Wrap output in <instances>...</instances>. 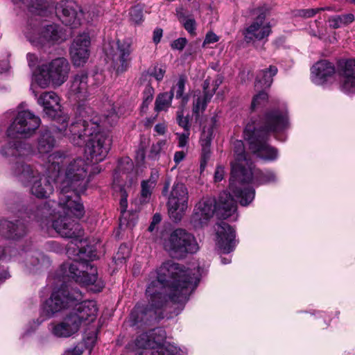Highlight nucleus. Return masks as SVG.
<instances>
[{"instance_id":"32","label":"nucleus","mask_w":355,"mask_h":355,"mask_svg":"<svg viewBox=\"0 0 355 355\" xmlns=\"http://www.w3.org/2000/svg\"><path fill=\"white\" fill-rule=\"evenodd\" d=\"M121 192L122 195L120 205L122 215L120 218L119 226L121 229L123 227L132 228L136 223L137 217L135 214H130L126 211L128 195L125 191L121 190Z\"/></svg>"},{"instance_id":"61","label":"nucleus","mask_w":355,"mask_h":355,"mask_svg":"<svg viewBox=\"0 0 355 355\" xmlns=\"http://www.w3.org/2000/svg\"><path fill=\"white\" fill-rule=\"evenodd\" d=\"M163 30L162 28H157L154 30L153 40L155 44H158L160 42Z\"/></svg>"},{"instance_id":"13","label":"nucleus","mask_w":355,"mask_h":355,"mask_svg":"<svg viewBox=\"0 0 355 355\" xmlns=\"http://www.w3.org/2000/svg\"><path fill=\"white\" fill-rule=\"evenodd\" d=\"M189 192L184 184L177 182L168 196L167 206L170 218L180 221L188 208Z\"/></svg>"},{"instance_id":"2","label":"nucleus","mask_w":355,"mask_h":355,"mask_svg":"<svg viewBox=\"0 0 355 355\" xmlns=\"http://www.w3.org/2000/svg\"><path fill=\"white\" fill-rule=\"evenodd\" d=\"M48 171L56 182L60 196V204L69 209L75 205V213L81 216L84 207L80 194L86 189L89 180V164L82 158L71 159L61 151H55L48 157Z\"/></svg>"},{"instance_id":"31","label":"nucleus","mask_w":355,"mask_h":355,"mask_svg":"<svg viewBox=\"0 0 355 355\" xmlns=\"http://www.w3.org/2000/svg\"><path fill=\"white\" fill-rule=\"evenodd\" d=\"M254 175H255L257 176L256 181L259 184L273 182H275L276 179H277L276 175L275 174V173L272 171H270L259 172L258 173H257L256 172L252 171V176H254ZM252 180H253V177H252L251 180H250L249 182H241V180H236V184H234V188L236 190L244 191L245 189H248V187H245L244 184L245 183H249V182H252ZM248 188H250V187H248ZM251 188L253 189L252 187H251Z\"/></svg>"},{"instance_id":"33","label":"nucleus","mask_w":355,"mask_h":355,"mask_svg":"<svg viewBox=\"0 0 355 355\" xmlns=\"http://www.w3.org/2000/svg\"><path fill=\"white\" fill-rule=\"evenodd\" d=\"M277 73V68L275 66H270L268 68L261 70L257 76V82L261 84L263 87H269L272 81L273 76Z\"/></svg>"},{"instance_id":"20","label":"nucleus","mask_w":355,"mask_h":355,"mask_svg":"<svg viewBox=\"0 0 355 355\" xmlns=\"http://www.w3.org/2000/svg\"><path fill=\"white\" fill-rule=\"evenodd\" d=\"M217 246L222 253L228 254L232 252L236 246L235 231L227 223L221 221L217 224Z\"/></svg>"},{"instance_id":"56","label":"nucleus","mask_w":355,"mask_h":355,"mask_svg":"<svg viewBox=\"0 0 355 355\" xmlns=\"http://www.w3.org/2000/svg\"><path fill=\"white\" fill-rule=\"evenodd\" d=\"M187 42V41L185 38H184V37L178 38L173 42V43L171 44V48L173 49L181 51L184 48Z\"/></svg>"},{"instance_id":"34","label":"nucleus","mask_w":355,"mask_h":355,"mask_svg":"<svg viewBox=\"0 0 355 355\" xmlns=\"http://www.w3.org/2000/svg\"><path fill=\"white\" fill-rule=\"evenodd\" d=\"M28 6L32 12H35L38 15H44L50 8L51 0H21Z\"/></svg>"},{"instance_id":"39","label":"nucleus","mask_w":355,"mask_h":355,"mask_svg":"<svg viewBox=\"0 0 355 355\" xmlns=\"http://www.w3.org/2000/svg\"><path fill=\"white\" fill-rule=\"evenodd\" d=\"M26 266L30 270H32L31 266L35 267L42 265L45 261V258L43 254L39 252H34L31 254H26Z\"/></svg>"},{"instance_id":"60","label":"nucleus","mask_w":355,"mask_h":355,"mask_svg":"<svg viewBox=\"0 0 355 355\" xmlns=\"http://www.w3.org/2000/svg\"><path fill=\"white\" fill-rule=\"evenodd\" d=\"M225 174L224 168L222 166H218L216 169L214 173V180L215 182H220L223 179Z\"/></svg>"},{"instance_id":"59","label":"nucleus","mask_w":355,"mask_h":355,"mask_svg":"<svg viewBox=\"0 0 355 355\" xmlns=\"http://www.w3.org/2000/svg\"><path fill=\"white\" fill-rule=\"evenodd\" d=\"M219 40L218 37L213 32H209L206 35L204 40V44H211L218 42Z\"/></svg>"},{"instance_id":"53","label":"nucleus","mask_w":355,"mask_h":355,"mask_svg":"<svg viewBox=\"0 0 355 355\" xmlns=\"http://www.w3.org/2000/svg\"><path fill=\"white\" fill-rule=\"evenodd\" d=\"M212 140V131L209 129L207 132L203 131L200 138V144L202 148H210Z\"/></svg>"},{"instance_id":"36","label":"nucleus","mask_w":355,"mask_h":355,"mask_svg":"<svg viewBox=\"0 0 355 355\" xmlns=\"http://www.w3.org/2000/svg\"><path fill=\"white\" fill-rule=\"evenodd\" d=\"M211 94H207L198 96L193 100L192 111L196 118L199 117L200 114L205 110L207 103L211 101Z\"/></svg>"},{"instance_id":"7","label":"nucleus","mask_w":355,"mask_h":355,"mask_svg":"<svg viewBox=\"0 0 355 355\" xmlns=\"http://www.w3.org/2000/svg\"><path fill=\"white\" fill-rule=\"evenodd\" d=\"M235 159L232 162L231 178L230 179V190L238 198L242 206L248 205L254 199V189L248 188L244 191L236 190L234 184L236 180L249 182L252 177V162L247 157L242 141L237 140L234 144Z\"/></svg>"},{"instance_id":"23","label":"nucleus","mask_w":355,"mask_h":355,"mask_svg":"<svg viewBox=\"0 0 355 355\" xmlns=\"http://www.w3.org/2000/svg\"><path fill=\"white\" fill-rule=\"evenodd\" d=\"M60 99L54 92H43L37 98V103L43 107L44 114L53 119L61 116Z\"/></svg>"},{"instance_id":"14","label":"nucleus","mask_w":355,"mask_h":355,"mask_svg":"<svg viewBox=\"0 0 355 355\" xmlns=\"http://www.w3.org/2000/svg\"><path fill=\"white\" fill-rule=\"evenodd\" d=\"M40 122V119L30 111H20L7 130L8 137H29L37 129Z\"/></svg>"},{"instance_id":"1","label":"nucleus","mask_w":355,"mask_h":355,"mask_svg":"<svg viewBox=\"0 0 355 355\" xmlns=\"http://www.w3.org/2000/svg\"><path fill=\"white\" fill-rule=\"evenodd\" d=\"M199 281L198 269L186 268L172 260L163 263L157 270V278L146 288L148 304L146 307L137 304L134 308L130 315V325L146 324L156 318L168 298L173 302H186Z\"/></svg>"},{"instance_id":"12","label":"nucleus","mask_w":355,"mask_h":355,"mask_svg":"<svg viewBox=\"0 0 355 355\" xmlns=\"http://www.w3.org/2000/svg\"><path fill=\"white\" fill-rule=\"evenodd\" d=\"M25 34L33 44L42 46L61 43L66 40L67 36L63 28L55 24L45 25L41 28L29 24Z\"/></svg>"},{"instance_id":"29","label":"nucleus","mask_w":355,"mask_h":355,"mask_svg":"<svg viewBox=\"0 0 355 355\" xmlns=\"http://www.w3.org/2000/svg\"><path fill=\"white\" fill-rule=\"evenodd\" d=\"M49 173V178H43L42 174H40V178L34 180L30 184L31 193L39 198H48L53 191V186L52 182H55L52 173Z\"/></svg>"},{"instance_id":"15","label":"nucleus","mask_w":355,"mask_h":355,"mask_svg":"<svg viewBox=\"0 0 355 355\" xmlns=\"http://www.w3.org/2000/svg\"><path fill=\"white\" fill-rule=\"evenodd\" d=\"M55 13L60 21L72 28L80 24L83 12L79 6L71 1H61L55 8Z\"/></svg>"},{"instance_id":"62","label":"nucleus","mask_w":355,"mask_h":355,"mask_svg":"<svg viewBox=\"0 0 355 355\" xmlns=\"http://www.w3.org/2000/svg\"><path fill=\"white\" fill-rule=\"evenodd\" d=\"M209 80L208 79H206L202 85L203 88V94L202 95H205L207 94H211V97H213L214 94H215L216 89H213L212 90H209Z\"/></svg>"},{"instance_id":"64","label":"nucleus","mask_w":355,"mask_h":355,"mask_svg":"<svg viewBox=\"0 0 355 355\" xmlns=\"http://www.w3.org/2000/svg\"><path fill=\"white\" fill-rule=\"evenodd\" d=\"M185 157V153L183 151H177L174 155V162L176 164L181 162Z\"/></svg>"},{"instance_id":"43","label":"nucleus","mask_w":355,"mask_h":355,"mask_svg":"<svg viewBox=\"0 0 355 355\" xmlns=\"http://www.w3.org/2000/svg\"><path fill=\"white\" fill-rule=\"evenodd\" d=\"M187 82V78L185 76H180L178 78V80L176 83V85L173 87L172 92L175 91V96L177 98H182V101L184 103H187L189 98L187 96H183L185 84Z\"/></svg>"},{"instance_id":"42","label":"nucleus","mask_w":355,"mask_h":355,"mask_svg":"<svg viewBox=\"0 0 355 355\" xmlns=\"http://www.w3.org/2000/svg\"><path fill=\"white\" fill-rule=\"evenodd\" d=\"M155 187V180H144L141 182V201L146 202L149 200L152 190Z\"/></svg>"},{"instance_id":"6","label":"nucleus","mask_w":355,"mask_h":355,"mask_svg":"<svg viewBox=\"0 0 355 355\" xmlns=\"http://www.w3.org/2000/svg\"><path fill=\"white\" fill-rule=\"evenodd\" d=\"M236 209V202L232 196L223 191L220 194L217 202L212 198L200 200L194 208L191 223L196 229L201 228L207 223L214 213L219 218L232 217V220H235L237 218Z\"/></svg>"},{"instance_id":"17","label":"nucleus","mask_w":355,"mask_h":355,"mask_svg":"<svg viewBox=\"0 0 355 355\" xmlns=\"http://www.w3.org/2000/svg\"><path fill=\"white\" fill-rule=\"evenodd\" d=\"M89 36L83 33L78 35L70 47V55L74 66H83L89 57Z\"/></svg>"},{"instance_id":"3","label":"nucleus","mask_w":355,"mask_h":355,"mask_svg":"<svg viewBox=\"0 0 355 355\" xmlns=\"http://www.w3.org/2000/svg\"><path fill=\"white\" fill-rule=\"evenodd\" d=\"M61 287L55 291L45 302L43 311L48 317L72 308L77 302L83 300L82 293L77 288H66L64 283L67 278L73 279L76 282L85 286H94V291L99 292L104 287L103 282L98 278L97 268L88 262L73 261L62 264L56 274Z\"/></svg>"},{"instance_id":"38","label":"nucleus","mask_w":355,"mask_h":355,"mask_svg":"<svg viewBox=\"0 0 355 355\" xmlns=\"http://www.w3.org/2000/svg\"><path fill=\"white\" fill-rule=\"evenodd\" d=\"M17 157H25L35 155L37 149L26 141L17 140Z\"/></svg>"},{"instance_id":"41","label":"nucleus","mask_w":355,"mask_h":355,"mask_svg":"<svg viewBox=\"0 0 355 355\" xmlns=\"http://www.w3.org/2000/svg\"><path fill=\"white\" fill-rule=\"evenodd\" d=\"M178 16L181 22H182L184 28L191 35L195 34L196 23L195 19L187 16L183 12H178Z\"/></svg>"},{"instance_id":"8","label":"nucleus","mask_w":355,"mask_h":355,"mask_svg":"<svg viewBox=\"0 0 355 355\" xmlns=\"http://www.w3.org/2000/svg\"><path fill=\"white\" fill-rule=\"evenodd\" d=\"M166 332L161 328L141 334L135 340V345L141 352L135 355H184L175 345L165 342Z\"/></svg>"},{"instance_id":"63","label":"nucleus","mask_w":355,"mask_h":355,"mask_svg":"<svg viewBox=\"0 0 355 355\" xmlns=\"http://www.w3.org/2000/svg\"><path fill=\"white\" fill-rule=\"evenodd\" d=\"M27 60L29 66L33 67L37 62V56L35 54L29 53L27 54Z\"/></svg>"},{"instance_id":"21","label":"nucleus","mask_w":355,"mask_h":355,"mask_svg":"<svg viewBox=\"0 0 355 355\" xmlns=\"http://www.w3.org/2000/svg\"><path fill=\"white\" fill-rule=\"evenodd\" d=\"M265 15L260 14L254 21L243 31V35L246 42H251L254 40H261L267 37L270 32V26L264 24Z\"/></svg>"},{"instance_id":"10","label":"nucleus","mask_w":355,"mask_h":355,"mask_svg":"<svg viewBox=\"0 0 355 355\" xmlns=\"http://www.w3.org/2000/svg\"><path fill=\"white\" fill-rule=\"evenodd\" d=\"M58 206L60 209L58 211L60 216L52 221V226L55 232L64 238L81 237L83 230L80 225L73 218L79 219L84 216L85 212L81 216H77L75 213V205L71 206V209L61 205L60 196H58Z\"/></svg>"},{"instance_id":"11","label":"nucleus","mask_w":355,"mask_h":355,"mask_svg":"<svg viewBox=\"0 0 355 355\" xmlns=\"http://www.w3.org/2000/svg\"><path fill=\"white\" fill-rule=\"evenodd\" d=\"M164 249L176 258L183 257L187 253H195L198 246L194 236L182 228L173 230L164 242Z\"/></svg>"},{"instance_id":"40","label":"nucleus","mask_w":355,"mask_h":355,"mask_svg":"<svg viewBox=\"0 0 355 355\" xmlns=\"http://www.w3.org/2000/svg\"><path fill=\"white\" fill-rule=\"evenodd\" d=\"M0 154L5 157H17V142L10 141L4 144L1 150Z\"/></svg>"},{"instance_id":"52","label":"nucleus","mask_w":355,"mask_h":355,"mask_svg":"<svg viewBox=\"0 0 355 355\" xmlns=\"http://www.w3.org/2000/svg\"><path fill=\"white\" fill-rule=\"evenodd\" d=\"M330 10V8H320L300 10L298 11V15L304 18H309L314 16L320 10Z\"/></svg>"},{"instance_id":"25","label":"nucleus","mask_w":355,"mask_h":355,"mask_svg":"<svg viewBox=\"0 0 355 355\" xmlns=\"http://www.w3.org/2000/svg\"><path fill=\"white\" fill-rule=\"evenodd\" d=\"M27 233V226L21 220H16L15 222L1 220H0V236L11 240L19 239Z\"/></svg>"},{"instance_id":"5","label":"nucleus","mask_w":355,"mask_h":355,"mask_svg":"<svg viewBox=\"0 0 355 355\" xmlns=\"http://www.w3.org/2000/svg\"><path fill=\"white\" fill-rule=\"evenodd\" d=\"M289 126L288 112L285 108L272 109L266 111L259 121L251 120L243 131L251 150L258 157L266 160H275L278 153L277 149L267 143L270 133L284 131Z\"/></svg>"},{"instance_id":"30","label":"nucleus","mask_w":355,"mask_h":355,"mask_svg":"<svg viewBox=\"0 0 355 355\" xmlns=\"http://www.w3.org/2000/svg\"><path fill=\"white\" fill-rule=\"evenodd\" d=\"M311 73L313 81L317 85H322L335 73V67L331 62L322 60L313 66Z\"/></svg>"},{"instance_id":"50","label":"nucleus","mask_w":355,"mask_h":355,"mask_svg":"<svg viewBox=\"0 0 355 355\" xmlns=\"http://www.w3.org/2000/svg\"><path fill=\"white\" fill-rule=\"evenodd\" d=\"M166 146V140L165 139L159 140L157 143L153 144L150 149L151 156L154 157H157L164 149Z\"/></svg>"},{"instance_id":"19","label":"nucleus","mask_w":355,"mask_h":355,"mask_svg":"<svg viewBox=\"0 0 355 355\" xmlns=\"http://www.w3.org/2000/svg\"><path fill=\"white\" fill-rule=\"evenodd\" d=\"M92 91V85L89 84V77L86 73L76 74L70 82L69 95L75 101H85Z\"/></svg>"},{"instance_id":"47","label":"nucleus","mask_w":355,"mask_h":355,"mask_svg":"<svg viewBox=\"0 0 355 355\" xmlns=\"http://www.w3.org/2000/svg\"><path fill=\"white\" fill-rule=\"evenodd\" d=\"M268 100V94L265 92H261L255 95L252 99L251 109L255 110L259 106L263 105Z\"/></svg>"},{"instance_id":"44","label":"nucleus","mask_w":355,"mask_h":355,"mask_svg":"<svg viewBox=\"0 0 355 355\" xmlns=\"http://www.w3.org/2000/svg\"><path fill=\"white\" fill-rule=\"evenodd\" d=\"M166 73V67L162 65L156 64L153 67H150L147 73L150 76L153 77L157 81L160 82L164 78Z\"/></svg>"},{"instance_id":"28","label":"nucleus","mask_w":355,"mask_h":355,"mask_svg":"<svg viewBox=\"0 0 355 355\" xmlns=\"http://www.w3.org/2000/svg\"><path fill=\"white\" fill-rule=\"evenodd\" d=\"M55 205L56 202L55 201H46L37 206L34 212L31 209L29 210L30 211L26 214L28 218L40 222L41 225L43 227V224L44 225L49 224L50 218L55 214Z\"/></svg>"},{"instance_id":"24","label":"nucleus","mask_w":355,"mask_h":355,"mask_svg":"<svg viewBox=\"0 0 355 355\" xmlns=\"http://www.w3.org/2000/svg\"><path fill=\"white\" fill-rule=\"evenodd\" d=\"M49 329L57 338H69L77 333L80 327L74 321L73 315L69 313L62 321L51 322L49 325Z\"/></svg>"},{"instance_id":"16","label":"nucleus","mask_w":355,"mask_h":355,"mask_svg":"<svg viewBox=\"0 0 355 355\" xmlns=\"http://www.w3.org/2000/svg\"><path fill=\"white\" fill-rule=\"evenodd\" d=\"M67 117L64 116L62 119V122L59 126L53 125L51 130H46L42 131L38 139L37 144V152L40 155H45L50 153L56 145V141L53 134L54 133L58 137H65L64 130L69 128L67 124ZM66 137H67L66 136Z\"/></svg>"},{"instance_id":"49","label":"nucleus","mask_w":355,"mask_h":355,"mask_svg":"<svg viewBox=\"0 0 355 355\" xmlns=\"http://www.w3.org/2000/svg\"><path fill=\"white\" fill-rule=\"evenodd\" d=\"M130 250L126 245H121L116 252L114 259L116 261L122 262L130 256Z\"/></svg>"},{"instance_id":"57","label":"nucleus","mask_w":355,"mask_h":355,"mask_svg":"<svg viewBox=\"0 0 355 355\" xmlns=\"http://www.w3.org/2000/svg\"><path fill=\"white\" fill-rule=\"evenodd\" d=\"M162 220L161 215L159 214H154L152 221L148 227V231L150 232H153L157 225H158Z\"/></svg>"},{"instance_id":"37","label":"nucleus","mask_w":355,"mask_h":355,"mask_svg":"<svg viewBox=\"0 0 355 355\" xmlns=\"http://www.w3.org/2000/svg\"><path fill=\"white\" fill-rule=\"evenodd\" d=\"M173 98V92L172 91L159 94L155 100V111L166 110L171 106Z\"/></svg>"},{"instance_id":"46","label":"nucleus","mask_w":355,"mask_h":355,"mask_svg":"<svg viewBox=\"0 0 355 355\" xmlns=\"http://www.w3.org/2000/svg\"><path fill=\"white\" fill-rule=\"evenodd\" d=\"M129 14L131 21L135 24H139L143 21V10L139 6L132 7Z\"/></svg>"},{"instance_id":"51","label":"nucleus","mask_w":355,"mask_h":355,"mask_svg":"<svg viewBox=\"0 0 355 355\" xmlns=\"http://www.w3.org/2000/svg\"><path fill=\"white\" fill-rule=\"evenodd\" d=\"M210 148H202L201 159H200V171L201 172L205 170L208 161L211 157Z\"/></svg>"},{"instance_id":"9","label":"nucleus","mask_w":355,"mask_h":355,"mask_svg":"<svg viewBox=\"0 0 355 355\" xmlns=\"http://www.w3.org/2000/svg\"><path fill=\"white\" fill-rule=\"evenodd\" d=\"M70 66L67 59L58 58L48 64H42L39 72L35 74L34 80L41 87L46 88L51 83L54 86H60L67 80Z\"/></svg>"},{"instance_id":"54","label":"nucleus","mask_w":355,"mask_h":355,"mask_svg":"<svg viewBox=\"0 0 355 355\" xmlns=\"http://www.w3.org/2000/svg\"><path fill=\"white\" fill-rule=\"evenodd\" d=\"M178 137V146L180 148H184L187 146L189 142V138L190 132H184L183 133H177Z\"/></svg>"},{"instance_id":"35","label":"nucleus","mask_w":355,"mask_h":355,"mask_svg":"<svg viewBox=\"0 0 355 355\" xmlns=\"http://www.w3.org/2000/svg\"><path fill=\"white\" fill-rule=\"evenodd\" d=\"M354 20V15L351 13H348L341 15L332 16L329 17L328 21L330 28L337 29L343 26H346L352 23Z\"/></svg>"},{"instance_id":"4","label":"nucleus","mask_w":355,"mask_h":355,"mask_svg":"<svg viewBox=\"0 0 355 355\" xmlns=\"http://www.w3.org/2000/svg\"><path fill=\"white\" fill-rule=\"evenodd\" d=\"M119 119L115 110L111 111L103 119L95 118L87 121L79 119L71 123L64 130V135L75 146L85 147V155L91 164L102 162L110 149L112 140L110 136L100 130L101 125L107 127L114 125Z\"/></svg>"},{"instance_id":"48","label":"nucleus","mask_w":355,"mask_h":355,"mask_svg":"<svg viewBox=\"0 0 355 355\" xmlns=\"http://www.w3.org/2000/svg\"><path fill=\"white\" fill-rule=\"evenodd\" d=\"M177 122L178 125L184 128V132H190V124L188 117L184 116L182 109L177 112Z\"/></svg>"},{"instance_id":"26","label":"nucleus","mask_w":355,"mask_h":355,"mask_svg":"<svg viewBox=\"0 0 355 355\" xmlns=\"http://www.w3.org/2000/svg\"><path fill=\"white\" fill-rule=\"evenodd\" d=\"M340 87L345 93L355 92V60L345 62L340 71Z\"/></svg>"},{"instance_id":"27","label":"nucleus","mask_w":355,"mask_h":355,"mask_svg":"<svg viewBox=\"0 0 355 355\" xmlns=\"http://www.w3.org/2000/svg\"><path fill=\"white\" fill-rule=\"evenodd\" d=\"M12 174L24 185H29L40 178V173L32 166L24 162H16L11 167Z\"/></svg>"},{"instance_id":"58","label":"nucleus","mask_w":355,"mask_h":355,"mask_svg":"<svg viewBox=\"0 0 355 355\" xmlns=\"http://www.w3.org/2000/svg\"><path fill=\"white\" fill-rule=\"evenodd\" d=\"M83 352V347L77 345L72 349L66 350L62 355H81Z\"/></svg>"},{"instance_id":"45","label":"nucleus","mask_w":355,"mask_h":355,"mask_svg":"<svg viewBox=\"0 0 355 355\" xmlns=\"http://www.w3.org/2000/svg\"><path fill=\"white\" fill-rule=\"evenodd\" d=\"M17 254L21 256L22 254L14 248L8 247L1 248L0 247V261H8L15 258Z\"/></svg>"},{"instance_id":"55","label":"nucleus","mask_w":355,"mask_h":355,"mask_svg":"<svg viewBox=\"0 0 355 355\" xmlns=\"http://www.w3.org/2000/svg\"><path fill=\"white\" fill-rule=\"evenodd\" d=\"M154 94V89L148 86L146 88L144 92L145 98L143 102V106L148 107V105L153 101Z\"/></svg>"},{"instance_id":"18","label":"nucleus","mask_w":355,"mask_h":355,"mask_svg":"<svg viewBox=\"0 0 355 355\" xmlns=\"http://www.w3.org/2000/svg\"><path fill=\"white\" fill-rule=\"evenodd\" d=\"M69 313L73 315L75 322L80 327L83 323H90L94 321L97 316L98 308L95 301H80L74 304Z\"/></svg>"},{"instance_id":"22","label":"nucleus","mask_w":355,"mask_h":355,"mask_svg":"<svg viewBox=\"0 0 355 355\" xmlns=\"http://www.w3.org/2000/svg\"><path fill=\"white\" fill-rule=\"evenodd\" d=\"M132 51L130 42H117V51L112 55V60L114 68L118 73L125 72L130 67Z\"/></svg>"}]
</instances>
